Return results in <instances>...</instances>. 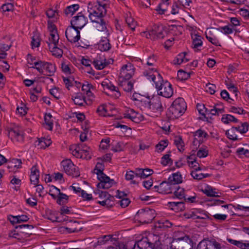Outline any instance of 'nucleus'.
I'll use <instances>...</instances> for the list:
<instances>
[{
  "mask_svg": "<svg viewBox=\"0 0 249 249\" xmlns=\"http://www.w3.org/2000/svg\"><path fill=\"white\" fill-rule=\"evenodd\" d=\"M165 31L162 26L154 25L149 31L148 35L146 34L147 38L152 37L153 39H162L164 36Z\"/></svg>",
  "mask_w": 249,
  "mask_h": 249,
  "instance_id": "6e6552de",
  "label": "nucleus"
},
{
  "mask_svg": "<svg viewBox=\"0 0 249 249\" xmlns=\"http://www.w3.org/2000/svg\"><path fill=\"white\" fill-rule=\"evenodd\" d=\"M153 173V170L146 168L143 169L142 168L136 169V177H140L141 178H145L150 176Z\"/></svg>",
  "mask_w": 249,
  "mask_h": 249,
  "instance_id": "6ab92c4d",
  "label": "nucleus"
},
{
  "mask_svg": "<svg viewBox=\"0 0 249 249\" xmlns=\"http://www.w3.org/2000/svg\"><path fill=\"white\" fill-rule=\"evenodd\" d=\"M134 67L131 63L124 65L121 68L119 78L130 79L134 74Z\"/></svg>",
  "mask_w": 249,
  "mask_h": 249,
  "instance_id": "9b49d317",
  "label": "nucleus"
},
{
  "mask_svg": "<svg viewBox=\"0 0 249 249\" xmlns=\"http://www.w3.org/2000/svg\"><path fill=\"white\" fill-rule=\"evenodd\" d=\"M134 176L136 177V170L135 171L130 170L129 171L126 172L125 174V179L127 180H131V184H138V182L135 180H133Z\"/></svg>",
  "mask_w": 249,
  "mask_h": 249,
  "instance_id": "4c0bfd02",
  "label": "nucleus"
},
{
  "mask_svg": "<svg viewBox=\"0 0 249 249\" xmlns=\"http://www.w3.org/2000/svg\"><path fill=\"white\" fill-rule=\"evenodd\" d=\"M31 44L32 47H38L40 45V39L38 36L35 35L32 37Z\"/></svg>",
  "mask_w": 249,
  "mask_h": 249,
  "instance_id": "603ef678",
  "label": "nucleus"
},
{
  "mask_svg": "<svg viewBox=\"0 0 249 249\" xmlns=\"http://www.w3.org/2000/svg\"><path fill=\"white\" fill-rule=\"evenodd\" d=\"M200 170H201V168L198 167L197 168H195V170L191 172V175L194 179L199 180L210 177V175L208 174L198 173L197 172Z\"/></svg>",
  "mask_w": 249,
  "mask_h": 249,
  "instance_id": "393cba45",
  "label": "nucleus"
},
{
  "mask_svg": "<svg viewBox=\"0 0 249 249\" xmlns=\"http://www.w3.org/2000/svg\"><path fill=\"white\" fill-rule=\"evenodd\" d=\"M194 136L195 137H198L199 138H206L207 136H208V134L206 132L202 130L201 129H198V130L195 132Z\"/></svg>",
  "mask_w": 249,
  "mask_h": 249,
  "instance_id": "338daca9",
  "label": "nucleus"
},
{
  "mask_svg": "<svg viewBox=\"0 0 249 249\" xmlns=\"http://www.w3.org/2000/svg\"><path fill=\"white\" fill-rule=\"evenodd\" d=\"M34 227L32 225L29 224H22L15 226L16 229H19V232L20 233L30 235L31 234V230L33 229Z\"/></svg>",
  "mask_w": 249,
  "mask_h": 249,
  "instance_id": "aec40b11",
  "label": "nucleus"
},
{
  "mask_svg": "<svg viewBox=\"0 0 249 249\" xmlns=\"http://www.w3.org/2000/svg\"><path fill=\"white\" fill-rule=\"evenodd\" d=\"M39 174L37 175H31L30 181L31 183L35 185H36L39 182Z\"/></svg>",
  "mask_w": 249,
  "mask_h": 249,
  "instance_id": "680f3d73",
  "label": "nucleus"
},
{
  "mask_svg": "<svg viewBox=\"0 0 249 249\" xmlns=\"http://www.w3.org/2000/svg\"><path fill=\"white\" fill-rule=\"evenodd\" d=\"M235 128H233L232 127L230 129L227 130L226 132V134L227 137L231 140L236 141L238 140L237 136L235 134Z\"/></svg>",
  "mask_w": 249,
  "mask_h": 249,
  "instance_id": "37998d69",
  "label": "nucleus"
},
{
  "mask_svg": "<svg viewBox=\"0 0 249 249\" xmlns=\"http://www.w3.org/2000/svg\"><path fill=\"white\" fill-rule=\"evenodd\" d=\"M80 148L79 146L77 147L73 145L70 147V150L74 156L76 157V158H82L83 157L84 155L82 154L81 152H80Z\"/></svg>",
  "mask_w": 249,
  "mask_h": 249,
  "instance_id": "ea45409f",
  "label": "nucleus"
},
{
  "mask_svg": "<svg viewBox=\"0 0 249 249\" xmlns=\"http://www.w3.org/2000/svg\"><path fill=\"white\" fill-rule=\"evenodd\" d=\"M92 63L97 70H102L109 64L106 59H102L101 61L93 60Z\"/></svg>",
  "mask_w": 249,
  "mask_h": 249,
  "instance_id": "c756f323",
  "label": "nucleus"
},
{
  "mask_svg": "<svg viewBox=\"0 0 249 249\" xmlns=\"http://www.w3.org/2000/svg\"><path fill=\"white\" fill-rule=\"evenodd\" d=\"M107 4L99 5V6L96 8V9H92V5L89 4L88 12H89V18L92 22H99L100 19H103L102 18L103 16V10L105 9V7Z\"/></svg>",
  "mask_w": 249,
  "mask_h": 249,
  "instance_id": "20e7f679",
  "label": "nucleus"
},
{
  "mask_svg": "<svg viewBox=\"0 0 249 249\" xmlns=\"http://www.w3.org/2000/svg\"><path fill=\"white\" fill-rule=\"evenodd\" d=\"M212 29H213V31H214L215 30H216L226 35L231 34L233 32V29L231 25L225 26L215 29L212 28Z\"/></svg>",
  "mask_w": 249,
  "mask_h": 249,
  "instance_id": "c9c22d12",
  "label": "nucleus"
},
{
  "mask_svg": "<svg viewBox=\"0 0 249 249\" xmlns=\"http://www.w3.org/2000/svg\"><path fill=\"white\" fill-rule=\"evenodd\" d=\"M186 54V53L185 52H183L178 54L176 58L173 60V63L174 65H180L184 61H188L189 59L185 58Z\"/></svg>",
  "mask_w": 249,
  "mask_h": 249,
  "instance_id": "7c9ffc66",
  "label": "nucleus"
},
{
  "mask_svg": "<svg viewBox=\"0 0 249 249\" xmlns=\"http://www.w3.org/2000/svg\"><path fill=\"white\" fill-rule=\"evenodd\" d=\"M187 106L184 99L182 98L176 99L172 106L169 108L167 115L172 119H176L181 116L186 110Z\"/></svg>",
  "mask_w": 249,
  "mask_h": 249,
  "instance_id": "f03ea898",
  "label": "nucleus"
},
{
  "mask_svg": "<svg viewBox=\"0 0 249 249\" xmlns=\"http://www.w3.org/2000/svg\"><path fill=\"white\" fill-rule=\"evenodd\" d=\"M97 175V178L100 181L97 185L98 189H108L112 186L114 180L110 179L104 173H100Z\"/></svg>",
  "mask_w": 249,
  "mask_h": 249,
  "instance_id": "1a4fd4ad",
  "label": "nucleus"
},
{
  "mask_svg": "<svg viewBox=\"0 0 249 249\" xmlns=\"http://www.w3.org/2000/svg\"><path fill=\"white\" fill-rule=\"evenodd\" d=\"M249 124L245 122L242 124L241 126L236 127H232L233 128H235V131H238L241 134L246 133L249 130Z\"/></svg>",
  "mask_w": 249,
  "mask_h": 249,
  "instance_id": "58836bf2",
  "label": "nucleus"
},
{
  "mask_svg": "<svg viewBox=\"0 0 249 249\" xmlns=\"http://www.w3.org/2000/svg\"><path fill=\"white\" fill-rule=\"evenodd\" d=\"M87 23V18L81 13L73 18L71 21V25L78 29H81Z\"/></svg>",
  "mask_w": 249,
  "mask_h": 249,
  "instance_id": "ddd939ff",
  "label": "nucleus"
},
{
  "mask_svg": "<svg viewBox=\"0 0 249 249\" xmlns=\"http://www.w3.org/2000/svg\"><path fill=\"white\" fill-rule=\"evenodd\" d=\"M50 36L49 37V42H47L49 49H51V46L58 45V40L59 39V36L56 33H51L50 34Z\"/></svg>",
  "mask_w": 249,
  "mask_h": 249,
  "instance_id": "c85d7f7f",
  "label": "nucleus"
},
{
  "mask_svg": "<svg viewBox=\"0 0 249 249\" xmlns=\"http://www.w3.org/2000/svg\"><path fill=\"white\" fill-rule=\"evenodd\" d=\"M104 169V165L102 163L98 162L96 165L94 171L96 174H100V173H103Z\"/></svg>",
  "mask_w": 249,
  "mask_h": 249,
  "instance_id": "13d9d810",
  "label": "nucleus"
},
{
  "mask_svg": "<svg viewBox=\"0 0 249 249\" xmlns=\"http://www.w3.org/2000/svg\"><path fill=\"white\" fill-rule=\"evenodd\" d=\"M177 77L180 81L185 80L190 77V74L184 71L180 70L178 72Z\"/></svg>",
  "mask_w": 249,
  "mask_h": 249,
  "instance_id": "c03bdc74",
  "label": "nucleus"
},
{
  "mask_svg": "<svg viewBox=\"0 0 249 249\" xmlns=\"http://www.w3.org/2000/svg\"><path fill=\"white\" fill-rule=\"evenodd\" d=\"M72 99L75 105L79 106H83L86 104L85 97L81 93H77L74 96H72Z\"/></svg>",
  "mask_w": 249,
  "mask_h": 249,
  "instance_id": "5701e85b",
  "label": "nucleus"
},
{
  "mask_svg": "<svg viewBox=\"0 0 249 249\" xmlns=\"http://www.w3.org/2000/svg\"><path fill=\"white\" fill-rule=\"evenodd\" d=\"M193 38V48L197 49L198 47L201 46L202 45V41L201 40V36L196 35H194L192 37Z\"/></svg>",
  "mask_w": 249,
  "mask_h": 249,
  "instance_id": "f704fd0d",
  "label": "nucleus"
},
{
  "mask_svg": "<svg viewBox=\"0 0 249 249\" xmlns=\"http://www.w3.org/2000/svg\"><path fill=\"white\" fill-rule=\"evenodd\" d=\"M145 107L154 112L160 113L163 110L160 98L159 96L153 97L149 101L144 102Z\"/></svg>",
  "mask_w": 249,
  "mask_h": 249,
  "instance_id": "39448f33",
  "label": "nucleus"
},
{
  "mask_svg": "<svg viewBox=\"0 0 249 249\" xmlns=\"http://www.w3.org/2000/svg\"><path fill=\"white\" fill-rule=\"evenodd\" d=\"M105 199L107 200V207H112L113 206L115 205L114 202V197L113 196H112L110 195H109V196H108V197Z\"/></svg>",
  "mask_w": 249,
  "mask_h": 249,
  "instance_id": "e2e57ef3",
  "label": "nucleus"
},
{
  "mask_svg": "<svg viewBox=\"0 0 249 249\" xmlns=\"http://www.w3.org/2000/svg\"><path fill=\"white\" fill-rule=\"evenodd\" d=\"M213 31V32H214ZM206 37L207 39L211 42L215 46H220L219 40L216 38V37L213 35L212 31H208L206 32L205 33Z\"/></svg>",
  "mask_w": 249,
  "mask_h": 249,
  "instance_id": "bb28decb",
  "label": "nucleus"
},
{
  "mask_svg": "<svg viewBox=\"0 0 249 249\" xmlns=\"http://www.w3.org/2000/svg\"><path fill=\"white\" fill-rule=\"evenodd\" d=\"M98 48L101 51H107L111 48L109 41L107 38L100 40L98 43Z\"/></svg>",
  "mask_w": 249,
  "mask_h": 249,
  "instance_id": "a878e982",
  "label": "nucleus"
},
{
  "mask_svg": "<svg viewBox=\"0 0 249 249\" xmlns=\"http://www.w3.org/2000/svg\"><path fill=\"white\" fill-rule=\"evenodd\" d=\"M61 164L66 173L72 177H77L79 176L78 169L75 167L71 160L67 159L61 162Z\"/></svg>",
  "mask_w": 249,
  "mask_h": 249,
  "instance_id": "0eeeda50",
  "label": "nucleus"
},
{
  "mask_svg": "<svg viewBox=\"0 0 249 249\" xmlns=\"http://www.w3.org/2000/svg\"><path fill=\"white\" fill-rule=\"evenodd\" d=\"M174 189H173L175 196L179 199H182L185 198L186 196L184 188L180 187L178 185H174Z\"/></svg>",
  "mask_w": 249,
  "mask_h": 249,
  "instance_id": "b1692460",
  "label": "nucleus"
},
{
  "mask_svg": "<svg viewBox=\"0 0 249 249\" xmlns=\"http://www.w3.org/2000/svg\"><path fill=\"white\" fill-rule=\"evenodd\" d=\"M30 68L36 69L40 73L48 76H53L56 71L55 65L41 60L35 62L34 66Z\"/></svg>",
  "mask_w": 249,
  "mask_h": 249,
  "instance_id": "7ed1b4c3",
  "label": "nucleus"
},
{
  "mask_svg": "<svg viewBox=\"0 0 249 249\" xmlns=\"http://www.w3.org/2000/svg\"><path fill=\"white\" fill-rule=\"evenodd\" d=\"M98 25L97 26V28L99 31H103L107 29L106 22L103 19H100V21H99Z\"/></svg>",
  "mask_w": 249,
  "mask_h": 249,
  "instance_id": "0e129e2a",
  "label": "nucleus"
},
{
  "mask_svg": "<svg viewBox=\"0 0 249 249\" xmlns=\"http://www.w3.org/2000/svg\"><path fill=\"white\" fill-rule=\"evenodd\" d=\"M18 232L19 231H17L16 230L11 231L9 232V237L14 238L18 240H21L23 237Z\"/></svg>",
  "mask_w": 249,
  "mask_h": 249,
  "instance_id": "864d4df0",
  "label": "nucleus"
},
{
  "mask_svg": "<svg viewBox=\"0 0 249 249\" xmlns=\"http://www.w3.org/2000/svg\"><path fill=\"white\" fill-rule=\"evenodd\" d=\"M221 244L216 241L203 240L197 246L196 249H221Z\"/></svg>",
  "mask_w": 249,
  "mask_h": 249,
  "instance_id": "f8f14e48",
  "label": "nucleus"
},
{
  "mask_svg": "<svg viewBox=\"0 0 249 249\" xmlns=\"http://www.w3.org/2000/svg\"><path fill=\"white\" fill-rule=\"evenodd\" d=\"M133 249H153V244L147 238H143L135 244Z\"/></svg>",
  "mask_w": 249,
  "mask_h": 249,
  "instance_id": "dca6fc26",
  "label": "nucleus"
},
{
  "mask_svg": "<svg viewBox=\"0 0 249 249\" xmlns=\"http://www.w3.org/2000/svg\"><path fill=\"white\" fill-rule=\"evenodd\" d=\"M82 89L83 91H85L86 93L90 90H94V87L88 82L85 81L82 85Z\"/></svg>",
  "mask_w": 249,
  "mask_h": 249,
  "instance_id": "3c124183",
  "label": "nucleus"
},
{
  "mask_svg": "<svg viewBox=\"0 0 249 249\" xmlns=\"http://www.w3.org/2000/svg\"><path fill=\"white\" fill-rule=\"evenodd\" d=\"M221 121L223 123L225 124H228L231 122H238V120L237 118L230 114L223 115L221 118Z\"/></svg>",
  "mask_w": 249,
  "mask_h": 249,
  "instance_id": "473e14b6",
  "label": "nucleus"
},
{
  "mask_svg": "<svg viewBox=\"0 0 249 249\" xmlns=\"http://www.w3.org/2000/svg\"><path fill=\"white\" fill-rule=\"evenodd\" d=\"M48 28L50 34L56 33L57 32L56 26L50 20L48 21Z\"/></svg>",
  "mask_w": 249,
  "mask_h": 249,
  "instance_id": "6e6d98bb",
  "label": "nucleus"
},
{
  "mask_svg": "<svg viewBox=\"0 0 249 249\" xmlns=\"http://www.w3.org/2000/svg\"><path fill=\"white\" fill-rule=\"evenodd\" d=\"M168 141L167 140L160 141L156 145V150L158 152L162 151L168 146Z\"/></svg>",
  "mask_w": 249,
  "mask_h": 249,
  "instance_id": "a19ab883",
  "label": "nucleus"
},
{
  "mask_svg": "<svg viewBox=\"0 0 249 249\" xmlns=\"http://www.w3.org/2000/svg\"><path fill=\"white\" fill-rule=\"evenodd\" d=\"M44 121L46 124L48 126L47 129L52 130L53 127V120L52 116L50 113L46 114L44 116Z\"/></svg>",
  "mask_w": 249,
  "mask_h": 249,
  "instance_id": "72a5a7b5",
  "label": "nucleus"
},
{
  "mask_svg": "<svg viewBox=\"0 0 249 249\" xmlns=\"http://www.w3.org/2000/svg\"><path fill=\"white\" fill-rule=\"evenodd\" d=\"M130 203V200L129 198L125 197L121 199V200L118 201V203L120 204V206L122 208H125L128 206Z\"/></svg>",
  "mask_w": 249,
  "mask_h": 249,
  "instance_id": "4d7b16f0",
  "label": "nucleus"
},
{
  "mask_svg": "<svg viewBox=\"0 0 249 249\" xmlns=\"http://www.w3.org/2000/svg\"><path fill=\"white\" fill-rule=\"evenodd\" d=\"M203 193L206 194L208 196L210 197H218L219 196L216 195L215 189H213L211 187H208L207 189L203 191Z\"/></svg>",
  "mask_w": 249,
  "mask_h": 249,
  "instance_id": "a18cd8bd",
  "label": "nucleus"
},
{
  "mask_svg": "<svg viewBox=\"0 0 249 249\" xmlns=\"http://www.w3.org/2000/svg\"><path fill=\"white\" fill-rule=\"evenodd\" d=\"M168 206L171 209L176 212L182 211L185 209L184 202H168Z\"/></svg>",
  "mask_w": 249,
  "mask_h": 249,
  "instance_id": "412c9836",
  "label": "nucleus"
},
{
  "mask_svg": "<svg viewBox=\"0 0 249 249\" xmlns=\"http://www.w3.org/2000/svg\"><path fill=\"white\" fill-rule=\"evenodd\" d=\"M11 163L13 164L14 167L17 168H21L22 161L20 159H13Z\"/></svg>",
  "mask_w": 249,
  "mask_h": 249,
  "instance_id": "774afa93",
  "label": "nucleus"
},
{
  "mask_svg": "<svg viewBox=\"0 0 249 249\" xmlns=\"http://www.w3.org/2000/svg\"><path fill=\"white\" fill-rule=\"evenodd\" d=\"M60 47H61V45L59 44L51 46V48L50 50L52 52L53 55L57 57H61L62 56L63 51Z\"/></svg>",
  "mask_w": 249,
  "mask_h": 249,
  "instance_id": "cd10ccee",
  "label": "nucleus"
},
{
  "mask_svg": "<svg viewBox=\"0 0 249 249\" xmlns=\"http://www.w3.org/2000/svg\"><path fill=\"white\" fill-rule=\"evenodd\" d=\"M152 71L155 70L156 74H152L148 76V79H151L155 84L158 95L165 98H170L173 94V89L172 85L168 81L164 82L160 73L158 72L156 69H151Z\"/></svg>",
  "mask_w": 249,
  "mask_h": 249,
  "instance_id": "f257e3e1",
  "label": "nucleus"
},
{
  "mask_svg": "<svg viewBox=\"0 0 249 249\" xmlns=\"http://www.w3.org/2000/svg\"><path fill=\"white\" fill-rule=\"evenodd\" d=\"M168 180L173 185H178L182 181L181 175L179 173L173 174Z\"/></svg>",
  "mask_w": 249,
  "mask_h": 249,
  "instance_id": "4be33fe9",
  "label": "nucleus"
},
{
  "mask_svg": "<svg viewBox=\"0 0 249 249\" xmlns=\"http://www.w3.org/2000/svg\"><path fill=\"white\" fill-rule=\"evenodd\" d=\"M57 199L56 200V202L59 204H64V203L67 202V201L68 199L69 196L62 193L60 194V195H58Z\"/></svg>",
  "mask_w": 249,
  "mask_h": 249,
  "instance_id": "49530a36",
  "label": "nucleus"
},
{
  "mask_svg": "<svg viewBox=\"0 0 249 249\" xmlns=\"http://www.w3.org/2000/svg\"><path fill=\"white\" fill-rule=\"evenodd\" d=\"M174 186L168 180L167 181H164L161 182L159 185L155 186L152 189L160 194H168L173 192V189H174Z\"/></svg>",
  "mask_w": 249,
  "mask_h": 249,
  "instance_id": "9d476101",
  "label": "nucleus"
},
{
  "mask_svg": "<svg viewBox=\"0 0 249 249\" xmlns=\"http://www.w3.org/2000/svg\"><path fill=\"white\" fill-rule=\"evenodd\" d=\"M207 155V151L202 148H200L197 152V157L200 158L206 157Z\"/></svg>",
  "mask_w": 249,
  "mask_h": 249,
  "instance_id": "69168bd1",
  "label": "nucleus"
},
{
  "mask_svg": "<svg viewBox=\"0 0 249 249\" xmlns=\"http://www.w3.org/2000/svg\"><path fill=\"white\" fill-rule=\"evenodd\" d=\"M8 136L13 142H22L24 140L23 133L18 128L10 129L8 131Z\"/></svg>",
  "mask_w": 249,
  "mask_h": 249,
  "instance_id": "2eb2a0df",
  "label": "nucleus"
},
{
  "mask_svg": "<svg viewBox=\"0 0 249 249\" xmlns=\"http://www.w3.org/2000/svg\"><path fill=\"white\" fill-rule=\"evenodd\" d=\"M51 143L52 142L50 139L43 138L39 141V145L41 148H45L49 146Z\"/></svg>",
  "mask_w": 249,
  "mask_h": 249,
  "instance_id": "09e8293b",
  "label": "nucleus"
},
{
  "mask_svg": "<svg viewBox=\"0 0 249 249\" xmlns=\"http://www.w3.org/2000/svg\"><path fill=\"white\" fill-rule=\"evenodd\" d=\"M14 9V5L11 3L3 4L1 6V9L3 12H8L13 10Z\"/></svg>",
  "mask_w": 249,
  "mask_h": 249,
  "instance_id": "052dcab7",
  "label": "nucleus"
},
{
  "mask_svg": "<svg viewBox=\"0 0 249 249\" xmlns=\"http://www.w3.org/2000/svg\"><path fill=\"white\" fill-rule=\"evenodd\" d=\"M229 111L232 113H237L238 114H244L245 110L242 108L236 107H231L230 108Z\"/></svg>",
  "mask_w": 249,
  "mask_h": 249,
  "instance_id": "bf43d9fd",
  "label": "nucleus"
},
{
  "mask_svg": "<svg viewBox=\"0 0 249 249\" xmlns=\"http://www.w3.org/2000/svg\"><path fill=\"white\" fill-rule=\"evenodd\" d=\"M139 115V114L133 109H128L124 113V118L129 119L135 123H138L141 121Z\"/></svg>",
  "mask_w": 249,
  "mask_h": 249,
  "instance_id": "f3484780",
  "label": "nucleus"
},
{
  "mask_svg": "<svg viewBox=\"0 0 249 249\" xmlns=\"http://www.w3.org/2000/svg\"><path fill=\"white\" fill-rule=\"evenodd\" d=\"M65 36L68 40L71 43L77 42L80 38L79 29L71 25L67 28Z\"/></svg>",
  "mask_w": 249,
  "mask_h": 249,
  "instance_id": "423d86ee",
  "label": "nucleus"
},
{
  "mask_svg": "<svg viewBox=\"0 0 249 249\" xmlns=\"http://www.w3.org/2000/svg\"><path fill=\"white\" fill-rule=\"evenodd\" d=\"M79 147L80 148V152H81L84 155L83 158H87V157L89 154V148L84 144H81Z\"/></svg>",
  "mask_w": 249,
  "mask_h": 249,
  "instance_id": "de8ad7c7",
  "label": "nucleus"
},
{
  "mask_svg": "<svg viewBox=\"0 0 249 249\" xmlns=\"http://www.w3.org/2000/svg\"><path fill=\"white\" fill-rule=\"evenodd\" d=\"M170 153L171 152L169 151L168 153L164 155L162 158L161 160V163L164 165L166 166L170 163L171 161V159H170Z\"/></svg>",
  "mask_w": 249,
  "mask_h": 249,
  "instance_id": "8fccbe9b",
  "label": "nucleus"
},
{
  "mask_svg": "<svg viewBox=\"0 0 249 249\" xmlns=\"http://www.w3.org/2000/svg\"><path fill=\"white\" fill-rule=\"evenodd\" d=\"M78 4H73L68 6L65 10V13L66 15H70L72 16L79 9Z\"/></svg>",
  "mask_w": 249,
  "mask_h": 249,
  "instance_id": "e433bc0d",
  "label": "nucleus"
},
{
  "mask_svg": "<svg viewBox=\"0 0 249 249\" xmlns=\"http://www.w3.org/2000/svg\"><path fill=\"white\" fill-rule=\"evenodd\" d=\"M125 21L128 26L132 30H134L136 26L137 23L134 19L130 16H127L125 18Z\"/></svg>",
  "mask_w": 249,
  "mask_h": 249,
  "instance_id": "79ce46f5",
  "label": "nucleus"
},
{
  "mask_svg": "<svg viewBox=\"0 0 249 249\" xmlns=\"http://www.w3.org/2000/svg\"><path fill=\"white\" fill-rule=\"evenodd\" d=\"M101 85L104 90L107 89L112 92V94L111 95L113 96L114 98H118L121 96V93L119 91L118 88L112 84L108 80H105L103 81L101 83Z\"/></svg>",
  "mask_w": 249,
  "mask_h": 249,
  "instance_id": "4468645a",
  "label": "nucleus"
},
{
  "mask_svg": "<svg viewBox=\"0 0 249 249\" xmlns=\"http://www.w3.org/2000/svg\"><path fill=\"white\" fill-rule=\"evenodd\" d=\"M129 79L119 78L118 80L119 86L121 87L125 91L130 92L133 89V83L131 81H129Z\"/></svg>",
  "mask_w": 249,
  "mask_h": 249,
  "instance_id": "a211bd4d",
  "label": "nucleus"
},
{
  "mask_svg": "<svg viewBox=\"0 0 249 249\" xmlns=\"http://www.w3.org/2000/svg\"><path fill=\"white\" fill-rule=\"evenodd\" d=\"M206 87L207 88L206 91L210 94H213L215 92L216 86L214 84L208 83L206 84Z\"/></svg>",
  "mask_w": 249,
  "mask_h": 249,
  "instance_id": "5fc2aeb1",
  "label": "nucleus"
},
{
  "mask_svg": "<svg viewBox=\"0 0 249 249\" xmlns=\"http://www.w3.org/2000/svg\"><path fill=\"white\" fill-rule=\"evenodd\" d=\"M174 144L176 145L178 149L180 151H183L184 149V143L181 136H177L174 138Z\"/></svg>",
  "mask_w": 249,
  "mask_h": 249,
  "instance_id": "2f4dec72",
  "label": "nucleus"
}]
</instances>
